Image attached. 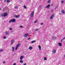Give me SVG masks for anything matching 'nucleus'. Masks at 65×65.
<instances>
[{
	"instance_id": "obj_9",
	"label": "nucleus",
	"mask_w": 65,
	"mask_h": 65,
	"mask_svg": "<svg viewBox=\"0 0 65 65\" xmlns=\"http://www.w3.org/2000/svg\"><path fill=\"white\" fill-rule=\"evenodd\" d=\"M58 45H59L60 46H62V43H59L58 44Z\"/></svg>"
},
{
	"instance_id": "obj_23",
	"label": "nucleus",
	"mask_w": 65,
	"mask_h": 65,
	"mask_svg": "<svg viewBox=\"0 0 65 65\" xmlns=\"http://www.w3.org/2000/svg\"><path fill=\"white\" fill-rule=\"evenodd\" d=\"M14 8L15 9H18V6L14 7Z\"/></svg>"
},
{
	"instance_id": "obj_31",
	"label": "nucleus",
	"mask_w": 65,
	"mask_h": 65,
	"mask_svg": "<svg viewBox=\"0 0 65 65\" xmlns=\"http://www.w3.org/2000/svg\"><path fill=\"white\" fill-rule=\"evenodd\" d=\"M64 1H62L61 2V3H62V4H63L64 3Z\"/></svg>"
},
{
	"instance_id": "obj_4",
	"label": "nucleus",
	"mask_w": 65,
	"mask_h": 65,
	"mask_svg": "<svg viewBox=\"0 0 65 65\" xmlns=\"http://www.w3.org/2000/svg\"><path fill=\"white\" fill-rule=\"evenodd\" d=\"M34 15V11H32V13L31 14V17L33 18V17Z\"/></svg>"
},
{
	"instance_id": "obj_26",
	"label": "nucleus",
	"mask_w": 65,
	"mask_h": 65,
	"mask_svg": "<svg viewBox=\"0 0 65 65\" xmlns=\"http://www.w3.org/2000/svg\"><path fill=\"white\" fill-rule=\"evenodd\" d=\"M18 47H17V46H16L15 48V51H16V50H17L18 49Z\"/></svg>"
},
{
	"instance_id": "obj_30",
	"label": "nucleus",
	"mask_w": 65,
	"mask_h": 65,
	"mask_svg": "<svg viewBox=\"0 0 65 65\" xmlns=\"http://www.w3.org/2000/svg\"><path fill=\"white\" fill-rule=\"evenodd\" d=\"M24 7L25 9H26V6H24Z\"/></svg>"
},
{
	"instance_id": "obj_25",
	"label": "nucleus",
	"mask_w": 65,
	"mask_h": 65,
	"mask_svg": "<svg viewBox=\"0 0 65 65\" xmlns=\"http://www.w3.org/2000/svg\"><path fill=\"white\" fill-rule=\"evenodd\" d=\"M6 35H7V34H9V33L8 32H6Z\"/></svg>"
},
{
	"instance_id": "obj_13",
	"label": "nucleus",
	"mask_w": 65,
	"mask_h": 65,
	"mask_svg": "<svg viewBox=\"0 0 65 65\" xmlns=\"http://www.w3.org/2000/svg\"><path fill=\"white\" fill-rule=\"evenodd\" d=\"M29 49L30 50H31L32 49V47L30 46L29 47Z\"/></svg>"
},
{
	"instance_id": "obj_45",
	"label": "nucleus",
	"mask_w": 65,
	"mask_h": 65,
	"mask_svg": "<svg viewBox=\"0 0 65 65\" xmlns=\"http://www.w3.org/2000/svg\"><path fill=\"white\" fill-rule=\"evenodd\" d=\"M1 8H0V10H1Z\"/></svg>"
},
{
	"instance_id": "obj_10",
	"label": "nucleus",
	"mask_w": 65,
	"mask_h": 65,
	"mask_svg": "<svg viewBox=\"0 0 65 65\" xmlns=\"http://www.w3.org/2000/svg\"><path fill=\"white\" fill-rule=\"evenodd\" d=\"M23 58H24V56H21L20 58V60H22L23 59Z\"/></svg>"
},
{
	"instance_id": "obj_27",
	"label": "nucleus",
	"mask_w": 65,
	"mask_h": 65,
	"mask_svg": "<svg viewBox=\"0 0 65 65\" xmlns=\"http://www.w3.org/2000/svg\"><path fill=\"white\" fill-rule=\"evenodd\" d=\"M1 17H3L4 15L3 14H1Z\"/></svg>"
},
{
	"instance_id": "obj_5",
	"label": "nucleus",
	"mask_w": 65,
	"mask_h": 65,
	"mask_svg": "<svg viewBox=\"0 0 65 65\" xmlns=\"http://www.w3.org/2000/svg\"><path fill=\"white\" fill-rule=\"evenodd\" d=\"M4 17H6L7 15V12L5 13L4 14Z\"/></svg>"
},
{
	"instance_id": "obj_7",
	"label": "nucleus",
	"mask_w": 65,
	"mask_h": 65,
	"mask_svg": "<svg viewBox=\"0 0 65 65\" xmlns=\"http://www.w3.org/2000/svg\"><path fill=\"white\" fill-rule=\"evenodd\" d=\"M28 34H25L24 35V37H27L28 36Z\"/></svg>"
},
{
	"instance_id": "obj_21",
	"label": "nucleus",
	"mask_w": 65,
	"mask_h": 65,
	"mask_svg": "<svg viewBox=\"0 0 65 65\" xmlns=\"http://www.w3.org/2000/svg\"><path fill=\"white\" fill-rule=\"evenodd\" d=\"M44 60L45 61H46V57H45L44 58Z\"/></svg>"
},
{
	"instance_id": "obj_39",
	"label": "nucleus",
	"mask_w": 65,
	"mask_h": 65,
	"mask_svg": "<svg viewBox=\"0 0 65 65\" xmlns=\"http://www.w3.org/2000/svg\"><path fill=\"white\" fill-rule=\"evenodd\" d=\"M26 63H25V64H24V65H26Z\"/></svg>"
},
{
	"instance_id": "obj_33",
	"label": "nucleus",
	"mask_w": 65,
	"mask_h": 65,
	"mask_svg": "<svg viewBox=\"0 0 65 65\" xmlns=\"http://www.w3.org/2000/svg\"><path fill=\"white\" fill-rule=\"evenodd\" d=\"M20 28H23V26L21 25L20 26Z\"/></svg>"
},
{
	"instance_id": "obj_12",
	"label": "nucleus",
	"mask_w": 65,
	"mask_h": 65,
	"mask_svg": "<svg viewBox=\"0 0 65 65\" xmlns=\"http://www.w3.org/2000/svg\"><path fill=\"white\" fill-rule=\"evenodd\" d=\"M20 45H21V44L20 43H19V44H18L17 45V47H19V46H20Z\"/></svg>"
},
{
	"instance_id": "obj_20",
	"label": "nucleus",
	"mask_w": 65,
	"mask_h": 65,
	"mask_svg": "<svg viewBox=\"0 0 65 65\" xmlns=\"http://www.w3.org/2000/svg\"><path fill=\"white\" fill-rule=\"evenodd\" d=\"M3 52V50H0V53Z\"/></svg>"
},
{
	"instance_id": "obj_34",
	"label": "nucleus",
	"mask_w": 65,
	"mask_h": 65,
	"mask_svg": "<svg viewBox=\"0 0 65 65\" xmlns=\"http://www.w3.org/2000/svg\"><path fill=\"white\" fill-rule=\"evenodd\" d=\"M50 1H48L47 2V3H50Z\"/></svg>"
},
{
	"instance_id": "obj_6",
	"label": "nucleus",
	"mask_w": 65,
	"mask_h": 65,
	"mask_svg": "<svg viewBox=\"0 0 65 65\" xmlns=\"http://www.w3.org/2000/svg\"><path fill=\"white\" fill-rule=\"evenodd\" d=\"M50 6H51V5H48L47 6H46V8H48L50 7Z\"/></svg>"
},
{
	"instance_id": "obj_3",
	"label": "nucleus",
	"mask_w": 65,
	"mask_h": 65,
	"mask_svg": "<svg viewBox=\"0 0 65 65\" xmlns=\"http://www.w3.org/2000/svg\"><path fill=\"white\" fill-rule=\"evenodd\" d=\"M19 15H14V17H15V18H19Z\"/></svg>"
},
{
	"instance_id": "obj_22",
	"label": "nucleus",
	"mask_w": 65,
	"mask_h": 65,
	"mask_svg": "<svg viewBox=\"0 0 65 65\" xmlns=\"http://www.w3.org/2000/svg\"><path fill=\"white\" fill-rule=\"evenodd\" d=\"M7 3H9V2H10V0H7Z\"/></svg>"
},
{
	"instance_id": "obj_44",
	"label": "nucleus",
	"mask_w": 65,
	"mask_h": 65,
	"mask_svg": "<svg viewBox=\"0 0 65 65\" xmlns=\"http://www.w3.org/2000/svg\"><path fill=\"white\" fill-rule=\"evenodd\" d=\"M56 8H58V7L57 6H56V8H55V9H56Z\"/></svg>"
},
{
	"instance_id": "obj_40",
	"label": "nucleus",
	"mask_w": 65,
	"mask_h": 65,
	"mask_svg": "<svg viewBox=\"0 0 65 65\" xmlns=\"http://www.w3.org/2000/svg\"><path fill=\"white\" fill-rule=\"evenodd\" d=\"M43 23H41V25H43Z\"/></svg>"
},
{
	"instance_id": "obj_17",
	"label": "nucleus",
	"mask_w": 65,
	"mask_h": 65,
	"mask_svg": "<svg viewBox=\"0 0 65 65\" xmlns=\"http://www.w3.org/2000/svg\"><path fill=\"white\" fill-rule=\"evenodd\" d=\"M52 38H53V40H54V39H55L56 38V37H52Z\"/></svg>"
},
{
	"instance_id": "obj_8",
	"label": "nucleus",
	"mask_w": 65,
	"mask_h": 65,
	"mask_svg": "<svg viewBox=\"0 0 65 65\" xmlns=\"http://www.w3.org/2000/svg\"><path fill=\"white\" fill-rule=\"evenodd\" d=\"M52 52L54 53H56V51L55 50H53L52 51Z\"/></svg>"
},
{
	"instance_id": "obj_43",
	"label": "nucleus",
	"mask_w": 65,
	"mask_h": 65,
	"mask_svg": "<svg viewBox=\"0 0 65 65\" xmlns=\"http://www.w3.org/2000/svg\"><path fill=\"white\" fill-rule=\"evenodd\" d=\"M10 30H12V29H11V28H10Z\"/></svg>"
},
{
	"instance_id": "obj_2",
	"label": "nucleus",
	"mask_w": 65,
	"mask_h": 65,
	"mask_svg": "<svg viewBox=\"0 0 65 65\" xmlns=\"http://www.w3.org/2000/svg\"><path fill=\"white\" fill-rule=\"evenodd\" d=\"M54 14H52L50 17V19H51V20L53 19V18H54Z\"/></svg>"
},
{
	"instance_id": "obj_14",
	"label": "nucleus",
	"mask_w": 65,
	"mask_h": 65,
	"mask_svg": "<svg viewBox=\"0 0 65 65\" xmlns=\"http://www.w3.org/2000/svg\"><path fill=\"white\" fill-rule=\"evenodd\" d=\"M65 11L64 10H62L61 11L62 13H63V14H64V11Z\"/></svg>"
},
{
	"instance_id": "obj_47",
	"label": "nucleus",
	"mask_w": 65,
	"mask_h": 65,
	"mask_svg": "<svg viewBox=\"0 0 65 65\" xmlns=\"http://www.w3.org/2000/svg\"><path fill=\"white\" fill-rule=\"evenodd\" d=\"M48 12H50V11H48Z\"/></svg>"
},
{
	"instance_id": "obj_32",
	"label": "nucleus",
	"mask_w": 65,
	"mask_h": 65,
	"mask_svg": "<svg viewBox=\"0 0 65 65\" xmlns=\"http://www.w3.org/2000/svg\"><path fill=\"white\" fill-rule=\"evenodd\" d=\"M6 38V37L5 36H4L3 37V38H4V39H5Z\"/></svg>"
},
{
	"instance_id": "obj_46",
	"label": "nucleus",
	"mask_w": 65,
	"mask_h": 65,
	"mask_svg": "<svg viewBox=\"0 0 65 65\" xmlns=\"http://www.w3.org/2000/svg\"><path fill=\"white\" fill-rule=\"evenodd\" d=\"M53 4H52V5H51V6H53Z\"/></svg>"
},
{
	"instance_id": "obj_15",
	"label": "nucleus",
	"mask_w": 65,
	"mask_h": 65,
	"mask_svg": "<svg viewBox=\"0 0 65 65\" xmlns=\"http://www.w3.org/2000/svg\"><path fill=\"white\" fill-rule=\"evenodd\" d=\"M39 50H41V46H39Z\"/></svg>"
},
{
	"instance_id": "obj_28",
	"label": "nucleus",
	"mask_w": 65,
	"mask_h": 65,
	"mask_svg": "<svg viewBox=\"0 0 65 65\" xmlns=\"http://www.w3.org/2000/svg\"><path fill=\"white\" fill-rule=\"evenodd\" d=\"M38 22V21L37 20L36 21H35L34 22L35 23H37Z\"/></svg>"
},
{
	"instance_id": "obj_41",
	"label": "nucleus",
	"mask_w": 65,
	"mask_h": 65,
	"mask_svg": "<svg viewBox=\"0 0 65 65\" xmlns=\"http://www.w3.org/2000/svg\"><path fill=\"white\" fill-rule=\"evenodd\" d=\"M65 39V37H64L62 39L63 40H64V39Z\"/></svg>"
},
{
	"instance_id": "obj_38",
	"label": "nucleus",
	"mask_w": 65,
	"mask_h": 65,
	"mask_svg": "<svg viewBox=\"0 0 65 65\" xmlns=\"http://www.w3.org/2000/svg\"><path fill=\"white\" fill-rule=\"evenodd\" d=\"M3 63H4V64H5V61H4L3 62Z\"/></svg>"
},
{
	"instance_id": "obj_16",
	"label": "nucleus",
	"mask_w": 65,
	"mask_h": 65,
	"mask_svg": "<svg viewBox=\"0 0 65 65\" xmlns=\"http://www.w3.org/2000/svg\"><path fill=\"white\" fill-rule=\"evenodd\" d=\"M36 42V41L35 40H34L31 41V43H34V42Z\"/></svg>"
},
{
	"instance_id": "obj_37",
	"label": "nucleus",
	"mask_w": 65,
	"mask_h": 65,
	"mask_svg": "<svg viewBox=\"0 0 65 65\" xmlns=\"http://www.w3.org/2000/svg\"><path fill=\"white\" fill-rule=\"evenodd\" d=\"M6 0H4V2H6Z\"/></svg>"
},
{
	"instance_id": "obj_36",
	"label": "nucleus",
	"mask_w": 65,
	"mask_h": 65,
	"mask_svg": "<svg viewBox=\"0 0 65 65\" xmlns=\"http://www.w3.org/2000/svg\"><path fill=\"white\" fill-rule=\"evenodd\" d=\"M13 65H16V63H14L13 64Z\"/></svg>"
},
{
	"instance_id": "obj_18",
	"label": "nucleus",
	"mask_w": 65,
	"mask_h": 65,
	"mask_svg": "<svg viewBox=\"0 0 65 65\" xmlns=\"http://www.w3.org/2000/svg\"><path fill=\"white\" fill-rule=\"evenodd\" d=\"M14 47H12V52H14Z\"/></svg>"
},
{
	"instance_id": "obj_35",
	"label": "nucleus",
	"mask_w": 65,
	"mask_h": 65,
	"mask_svg": "<svg viewBox=\"0 0 65 65\" xmlns=\"http://www.w3.org/2000/svg\"><path fill=\"white\" fill-rule=\"evenodd\" d=\"M63 39H61V41H63Z\"/></svg>"
},
{
	"instance_id": "obj_42",
	"label": "nucleus",
	"mask_w": 65,
	"mask_h": 65,
	"mask_svg": "<svg viewBox=\"0 0 65 65\" xmlns=\"http://www.w3.org/2000/svg\"><path fill=\"white\" fill-rule=\"evenodd\" d=\"M30 39V38H29L28 39H28V40H29V39Z\"/></svg>"
},
{
	"instance_id": "obj_24",
	"label": "nucleus",
	"mask_w": 65,
	"mask_h": 65,
	"mask_svg": "<svg viewBox=\"0 0 65 65\" xmlns=\"http://www.w3.org/2000/svg\"><path fill=\"white\" fill-rule=\"evenodd\" d=\"M20 62L22 63H23V61L22 60H20Z\"/></svg>"
},
{
	"instance_id": "obj_11",
	"label": "nucleus",
	"mask_w": 65,
	"mask_h": 65,
	"mask_svg": "<svg viewBox=\"0 0 65 65\" xmlns=\"http://www.w3.org/2000/svg\"><path fill=\"white\" fill-rule=\"evenodd\" d=\"M14 40H12L11 41V44H12L14 42Z\"/></svg>"
},
{
	"instance_id": "obj_19",
	"label": "nucleus",
	"mask_w": 65,
	"mask_h": 65,
	"mask_svg": "<svg viewBox=\"0 0 65 65\" xmlns=\"http://www.w3.org/2000/svg\"><path fill=\"white\" fill-rule=\"evenodd\" d=\"M41 8V6L40 5L39 6V7H38V9H39L40 8Z\"/></svg>"
},
{
	"instance_id": "obj_1",
	"label": "nucleus",
	"mask_w": 65,
	"mask_h": 65,
	"mask_svg": "<svg viewBox=\"0 0 65 65\" xmlns=\"http://www.w3.org/2000/svg\"><path fill=\"white\" fill-rule=\"evenodd\" d=\"M15 22V19H12L10 20L9 23H11V22L14 23V22Z\"/></svg>"
},
{
	"instance_id": "obj_29",
	"label": "nucleus",
	"mask_w": 65,
	"mask_h": 65,
	"mask_svg": "<svg viewBox=\"0 0 65 65\" xmlns=\"http://www.w3.org/2000/svg\"><path fill=\"white\" fill-rule=\"evenodd\" d=\"M39 29H35L36 31H38Z\"/></svg>"
}]
</instances>
